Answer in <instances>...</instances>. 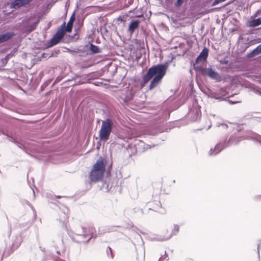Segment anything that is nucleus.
Listing matches in <instances>:
<instances>
[{
    "label": "nucleus",
    "mask_w": 261,
    "mask_h": 261,
    "mask_svg": "<svg viewBox=\"0 0 261 261\" xmlns=\"http://www.w3.org/2000/svg\"><path fill=\"white\" fill-rule=\"evenodd\" d=\"M220 126L224 128H226L228 127L227 125L225 124H222L220 125Z\"/></svg>",
    "instance_id": "obj_27"
},
{
    "label": "nucleus",
    "mask_w": 261,
    "mask_h": 261,
    "mask_svg": "<svg viewBox=\"0 0 261 261\" xmlns=\"http://www.w3.org/2000/svg\"><path fill=\"white\" fill-rule=\"evenodd\" d=\"M18 243H17L16 244H15V243H14L13 244V246L14 247H15V246H16V247H17L18 246H19V245H20V243H21V238H20V237H19V238H18Z\"/></svg>",
    "instance_id": "obj_23"
},
{
    "label": "nucleus",
    "mask_w": 261,
    "mask_h": 261,
    "mask_svg": "<svg viewBox=\"0 0 261 261\" xmlns=\"http://www.w3.org/2000/svg\"><path fill=\"white\" fill-rule=\"evenodd\" d=\"M139 24V21L138 20L133 21L130 22L128 27V31L130 34H132L134 32L135 30L138 28Z\"/></svg>",
    "instance_id": "obj_13"
},
{
    "label": "nucleus",
    "mask_w": 261,
    "mask_h": 261,
    "mask_svg": "<svg viewBox=\"0 0 261 261\" xmlns=\"http://www.w3.org/2000/svg\"><path fill=\"white\" fill-rule=\"evenodd\" d=\"M136 238H139V239H140L141 240V241H143L142 239L141 236L139 233H137L136 234Z\"/></svg>",
    "instance_id": "obj_26"
},
{
    "label": "nucleus",
    "mask_w": 261,
    "mask_h": 261,
    "mask_svg": "<svg viewBox=\"0 0 261 261\" xmlns=\"http://www.w3.org/2000/svg\"><path fill=\"white\" fill-rule=\"evenodd\" d=\"M74 20V17L73 15H72L71 16V17L70 18V20L68 22L66 28V30H65V31H66L68 32H70L71 31L72 25H73V21Z\"/></svg>",
    "instance_id": "obj_16"
},
{
    "label": "nucleus",
    "mask_w": 261,
    "mask_h": 261,
    "mask_svg": "<svg viewBox=\"0 0 261 261\" xmlns=\"http://www.w3.org/2000/svg\"><path fill=\"white\" fill-rule=\"evenodd\" d=\"M261 54V44L258 45L250 53L251 56H255Z\"/></svg>",
    "instance_id": "obj_18"
},
{
    "label": "nucleus",
    "mask_w": 261,
    "mask_h": 261,
    "mask_svg": "<svg viewBox=\"0 0 261 261\" xmlns=\"http://www.w3.org/2000/svg\"><path fill=\"white\" fill-rule=\"evenodd\" d=\"M261 24V17L253 19L250 22V27H257Z\"/></svg>",
    "instance_id": "obj_17"
},
{
    "label": "nucleus",
    "mask_w": 261,
    "mask_h": 261,
    "mask_svg": "<svg viewBox=\"0 0 261 261\" xmlns=\"http://www.w3.org/2000/svg\"><path fill=\"white\" fill-rule=\"evenodd\" d=\"M65 22L61 25V28L59 29L56 34L53 36L49 42V46L51 47L58 44L62 39L65 34Z\"/></svg>",
    "instance_id": "obj_7"
},
{
    "label": "nucleus",
    "mask_w": 261,
    "mask_h": 261,
    "mask_svg": "<svg viewBox=\"0 0 261 261\" xmlns=\"http://www.w3.org/2000/svg\"><path fill=\"white\" fill-rule=\"evenodd\" d=\"M226 0H215L212 4V6H215L220 3L225 1Z\"/></svg>",
    "instance_id": "obj_22"
},
{
    "label": "nucleus",
    "mask_w": 261,
    "mask_h": 261,
    "mask_svg": "<svg viewBox=\"0 0 261 261\" xmlns=\"http://www.w3.org/2000/svg\"><path fill=\"white\" fill-rule=\"evenodd\" d=\"M105 171L104 159L100 157L97 160L90 173L89 178L91 181L97 182L103 177Z\"/></svg>",
    "instance_id": "obj_4"
},
{
    "label": "nucleus",
    "mask_w": 261,
    "mask_h": 261,
    "mask_svg": "<svg viewBox=\"0 0 261 261\" xmlns=\"http://www.w3.org/2000/svg\"><path fill=\"white\" fill-rule=\"evenodd\" d=\"M33 0H14L10 6L11 9H18L21 7L29 4Z\"/></svg>",
    "instance_id": "obj_8"
},
{
    "label": "nucleus",
    "mask_w": 261,
    "mask_h": 261,
    "mask_svg": "<svg viewBox=\"0 0 261 261\" xmlns=\"http://www.w3.org/2000/svg\"><path fill=\"white\" fill-rule=\"evenodd\" d=\"M244 139H251L261 144V136L252 132H249V135L238 137L235 135H231L228 141H224L217 143L214 148H211L208 152L209 156L216 155L226 147L237 144Z\"/></svg>",
    "instance_id": "obj_1"
},
{
    "label": "nucleus",
    "mask_w": 261,
    "mask_h": 261,
    "mask_svg": "<svg viewBox=\"0 0 261 261\" xmlns=\"http://www.w3.org/2000/svg\"><path fill=\"white\" fill-rule=\"evenodd\" d=\"M142 250H143V256H144V255H145V251H144V248H143V246L142 247Z\"/></svg>",
    "instance_id": "obj_29"
},
{
    "label": "nucleus",
    "mask_w": 261,
    "mask_h": 261,
    "mask_svg": "<svg viewBox=\"0 0 261 261\" xmlns=\"http://www.w3.org/2000/svg\"><path fill=\"white\" fill-rule=\"evenodd\" d=\"M179 230V226L176 224H174L173 228L171 233L168 234L167 236L163 237L160 236L157 240L160 241H164L169 240L173 236H176Z\"/></svg>",
    "instance_id": "obj_9"
},
{
    "label": "nucleus",
    "mask_w": 261,
    "mask_h": 261,
    "mask_svg": "<svg viewBox=\"0 0 261 261\" xmlns=\"http://www.w3.org/2000/svg\"><path fill=\"white\" fill-rule=\"evenodd\" d=\"M90 49L93 53L94 54L98 53L99 52L98 47L93 44H90Z\"/></svg>",
    "instance_id": "obj_20"
},
{
    "label": "nucleus",
    "mask_w": 261,
    "mask_h": 261,
    "mask_svg": "<svg viewBox=\"0 0 261 261\" xmlns=\"http://www.w3.org/2000/svg\"><path fill=\"white\" fill-rule=\"evenodd\" d=\"M205 94L208 97H211L218 100H222V98L221 96H217V94L210 89H207L205 92Z\"/></svg>",
    "instance_id": "obj_14"
},
{
    "label": "nucleus",
    "mask_w": 261,
    "mask_h": 261,
    "mask_svg": "<svg viewBox=\"0 0 261 261\" xmlns=\"http://www.w3.org/2000/svg\"><path fill=\"white\" fill-rule=\"evenodd\" d=\"M193 113L194 114L192 117V120L193 121H196L199 120L201 117V112L199 109H196L193 110Z\"/></svg>",
    "instance_id": "obj_15"
},
{
    "label": "nucleus",
    "mask_w": 261,
    "mask_h": 261,
    "mask_svg": "<svg viewBox=\"0 0 261 261\" xmlns=\"http://www.w3.org/2000/svg\"><path fill=\"white\" fill-rule=\"evenodd\" d=\"M95 232V228L92 226L81 227L76 229L74 235L70 237L77 243H88L93 237Z\"/></svg>",
    "instance_id": "obj_3"
},
{
    "label": "nucleus",
    "mask_w": 261,
    "mask_h": 261,
    "mask_svg": "<svg viewBox=\"0 0 261 261\" xmlns=\"http://www.w3.org/2000/svg\"><path fill=\"white\" fill-rule=\"evenodd\" d=\"M259 247H260V245H258V246H257V253H258V258H259Z\"/></svg>",
    "instance_id": "obj_28"
},
{
    "label": "nucleus",
    "mask_w": 261,
    "mask_h": 261,
    "mask_svg": "<svg viewBox=\"0 0 261 261\" xmlns=\"http://www.w3.org/2000/svg\"><path fill=\"white\" fill-rule=\"evenodd\" d=\"M16 144L17 146L22 150L25 151L27 149H30V147L29 146V144L25 143H21L20 142H16Z\"/></svg>",
    "instance_id": "obj_19"
},
{
    "label": "nucleus",
    "mask_w": 261,
    "mask_h": 261,
    "mask_svg": "<svg viewBox=\"0 0 261 261\" xmlns=\"http://www.w3.org/2000/svg\"><path fill=\"white\" fill-rule=\"evenodd\" d=\"M61 218H60V221L62 222H64L66 220L68 217V213L69 210L68 208L65 206H62L61 208Z\"/></svg>",
    "instance_id": "obj_11"
},
{
    "label": "nucleus",
    "mask_w": 261,
    "mask_h": 261,
    "mask_svg": "<svg viewBox=\"0 0 261 261\" xmlns=\"http://www.w3.org/2000/svg\"><path fill=\"white\" fill-rule=\"evenodd\" d=\"M39 20H37L36 22L33 23L31 25L29 26V32H31L32 31H33V30H34L37 25H38V23H39Z\"/></svg>",
    "instance_id": "obj_21"
},
{
    "label": "nucleus",
    "mask_w": 261,
    "mask_h": 261,
    "mask_svg": "<svg viewBox=\"0 0 261 261\" xmlns=\"http://www.w3.org/2000/svg\"><path fill=\"white\" fill-rule=\"evenodd\" d=\"M113 126V122L111 119L102 120L101 128L99 131V137L101 141L108 140Z\"/></svg>",
    "instance_id": "obj_5"
},
{
    "label": "nucleus",
    "mask_w": 261,
    "mask_h": 261,
    "mask_svg": "<svg viewBox=\"0 0 261 261\" xmlns=\"http://www.w3.org/2000/svg\"><path fill=\"white\" fill-rule=\"evenodd\" d=\"M14 36V33L13 32H7L3 34L0 35V43L5 42L10 38H11Z\"/></svg>",
    "instance_id": "obj_12"
},
{
    "label": "nucleus",
    "mask_w": 261,
    "mask_h": 261,
    "mask_svg": "<svg viewBox=\"0 0 261 261\" xmlns=\"http://www.w3.org/2000/svg\"><path fill=\"white\" fill-rule=\"evenodd\" d=\"M254 92L257 94H258L261 96V89H255L253 90Z\"/></svg>",
    "instance_id": "obj_25"
},
{
    "label": "nucleus",
    "mask_w": 261,
    "mask_h": 261,
    "mask_svg": "<svg viewBox=\"0 0 261 261\" xmlns=\"http://www.w3.org/2000/svg\"><path fill=\"white\" fill-rule=\"evenodd\" d=\"M208 55V50L206 47H204L202 51L200 53L199 55L197 57L196 59V62L197 63L198 62L204 61L206 60L207 56Z\"/></svg>",
    "instance_id": "obj_10"
},
{
    "label": "nucleus",
    "mask_w": 261,
    "mask_h": 261,
    "mask_svg": "<svg viewBox=\"0 0 261 261\" xmlns=\"http://www.w3.org/2000/svg\"><path fill=\"white\" fill-rule=\"evenodd\" d=\"M167 68V63L158 64L149 68L143 77L142 86H143L152 79L149 86V89L151 90L156 87L161 82L162 79L166 74Z\"/></svg>",
    "instance_id": "obj_2"
},
{
    "label": "nucleus",
    "mask_w": 261,
    "mask_h": 261,
    "mask_svg": "<svg viewBox=\"0 0 261 261\" xmlns=\"http://www.w3.org/2000/svg\"><path fill=\"white\" fill-rule=\"evenodd\" d=\"M158 261H163V257H162H162H161L159 258V260H158Z\"/></svg>",
    "instance_id": "obj_30"
},
{
    "label": "nucleus",
    "mask_w": 261,
    "mask_h": 261,
    "mask_svg": "<svg viewBox=\"0 0 261 261\" xmlns=\"http://www.w3.org/2000/svg\"><path fill=\"white\" fill-rule=\"evenodd\" d=\"M195 69L197 72H198L204 76H207L216 82H220L221 80V77L220 74L211 67L204 68L200 66H196L195 67Z\"/></svg>",
    "instance_id": "obj_6"
},
{
    "label": "nucleus",
    "mask_w": 261,
    "mask_h": 261,
    "mask_svg": "<svg viewBox=\"0 0 261 261\" xmlns=\"http://www.w3.org/2000/svg\"><path fill=\"white\" fill-rule=\"evenodd\" d=\"M183 1L184 0H177L175 3V6L177 7L180 6L182 4Z\"/></svg>",
    "instance_id": "obj_24"
}]
</instances>
